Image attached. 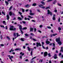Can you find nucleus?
Wrapping results in <instances>:
<instances>
[{"label":"nucleus","mask_w":63,"mask_h":63,"mask_svg":"<svg viewBox=\"0 0 63 63\" xmlns=\"http://www.w3.org/2000/svg\"><path fill=\"white\" fill-rule=\"evenodd\" d=\"M13 28H14V26H10L9 28L10 30L12 31H15L16 30V28H14V29Z\"/></svg>","instance_id":"nucleus-1"},{"label":"nucleus","mask_w":63,"mask_h":63,"mask_svg":"<svg viewBox=\"0 0 63 63\" xmlns=\"http://www.w3.org/2000/svg\"><path fill=\"white\" fill-rule=\"evenodd\" d=\"M36 45H37L36 47H38V46H39H39H40H40H41V44H40V43L37 42L36 43Z\"/></svg>","instance_id":"nucleus-2"},{"label":"nucleus","mask_w":63,"mask_h":63,"mask_svg":"<svg viewBox=\"0 0 63 63\" xmlns=\"http://www.w3.org/2000/svg\"><path fill=\"white\" fill-rule=\"evenodd\" d=\"M60 41V37H59L58 38H57L56 39V41L57 42H59Z\"/></svg>","instance_id":"nucleus-3"},{"label":"nucleus","mask_w":63,"mask_h":63,"mask_svg":"<svg viewBox=\"0 0 63 63\" xmlns=\"http://www.w3.org/2000/svg\"><path fill=\"white\" fill-rule=\"evenodd\" d=\"M30 16H33V15H34V13H32V11L30 10Z\"/></svg>","instance_id":"nucleus-4"},{"label":"nucleus","mask_w":63,"mask_h":63,"mask_svg":"<svg viewBox=\"0 0 63 63\" xmlns=\"http://www.w3.org/2000/svg\"><path fill=\"white\" fill-rule=\"evenodd\" d=\"M27 48H28V51H30V50H34V49H32V48H29V47H27Z\"/></svg>","instance_id":"nucleus-5"},{"label":"nucleus","mask_w":63,"mask_h":63,"mask_svg":"<svg viewBox=\"0 0 63 63\" xmlns=\"http://www.w3.org/2000/svg\"><path fill=\"white\" fill-rule=\"evenodd\" d=\"M48 41V39H47L46 41V44H47V45H48L49 43H50V42Z\"/></svg>","instance_id":"nucleus-6"},{"label":"nucleus","mask_w":63,"mask_h":63,"mask_svg":"<svg viewBox=\"0 0 63 63\" xmlns=\"http://www.w3.org/2000/svg\"><path fill=\"white\" fill-rule=\"evenodd\" d=\"M43 6V5L42 4H40L39 5V6L41 8H42V9H45V6H43L42 7V6Z\"/></svg>","instance_id":"nucleus-7"},{"label":"nucleus","mask_w":63,"mask_h":63,"mask_svg":"<svg viewBox=\"0 0 63 63\" xmlns=\"http://www.w3.org/2000/svg\"><path fill=\"white\" fill-rule=\"evenodd\" d=\"M47 52H45L44 54V57L47 56Z\"/></svg>","instance_id":"nucleus-8"},{"label":"nucleus","mask_w":63,"mask_h":63,"mask_svg":"<svg viewBox=\"0 0 63 63\" xmlns=\"http://www.w3.org/2000/svg\"><path fill=\"white\" fill-rule=\"evenodd\" d=\"M55 16V15H54L52 18L53 19V20H54L56 19Z\"/></svg>","instance_id":"nucleus-9"},{"label":"nucleus","mask_w":63,"mask_h":63,"mask_svg":"<svg viewBox=\"0 0 63 63\" xmlns=\"http://www.w3.org/2000/svg\"><path fill=\"white\" fill-rule=\"evenodd\" d=\"M9 59H10V60H11V61H13V60H12V58H14V57H13V56H11V57H9Z\"/></svg>","instance_id":"nucleus-10"},{"label":"nucleus","mask_w":63,"mask_h":63,"mask_svg":"<svg viewBox=\"0 0 63 63\" xmlns=\"http://www.w3.org/2000/svg\"><path fill=\"white\" fill-rule=\"evenodd\" d=\"M17 19H18V20H22V19L21 18V17H18Z\"/></svg>","instance_id":"nucleus-11"},{"label":"nucleus","mask_w":63,"mask_h":63,"mask_svg":"<svg viewBox=\"0 0 63 63\" xmlns=\"http://www.w3.org/2000/svg\"><path fill=\"white\" fill-rule=\"evenodd\" d=\"M58 44H59V46H60L61 45H62V43L61 42V41H59L58 42Z\"/></svg>","instance_id":"nucleus-12"},{"label":"nucleus","mask_w":63,"mask_h":63,"mask_svg":"<svg viewBox=\"0 0 63 63\" xmlns=\"http://www.w3.org/2000/svg\"><path fill=\"white\" fill-rule=\"evenodd\" d=\"M57 55L55 54L54 56V59H56L57 58Z\"/></svg>","instance_id":"nucleus-13"},{"label":"nucleus","mask_w":63,"mask_h":63,"mask_svg":"<svg viewBox=\"0 0 63 63\" xmlns=\"http://www.w3.org/2000/svg\"><path fill=\"white\" fill-rule=\"evenodd\" d=\"M33 28H30V31L31 32L32 31H33Z\"/></svg>","instance_id":"nucleus-14"},{"label":"nucleus","mask_w":63,"mask_h":63,"mask_svg":"<svg viewBox=\"0 0 63 63\" xmlns=\"http://www.w3.org/2000/svg\"><path fill=\"white\" fill-rule=\"evenodd\" d=\"M7 20H9V18H10V17H9V16L8 15H7Z\"/></svg>","instance_id":"nucleus-15"},{"label":"nucleus","mask_w":63,"mask_h":63,"mask_svg":"<svg viewBox=\"0 0 63 63\" xmlns=\"http://www.w3.org/2000/svg\"><path fill=\"white\" fill-rule=\"evenodd\" d=\"M2 22L3 23V24H4V25H6V21H2Z\"/></svg>","instance_id":"nucleus-16"},{"label":"nucleus","mask_w":63,"mask_h":63,"mask_svg":"<svg viewBox=\"0 0 63 63\" xmlns=\"http://www.w3.org/2000/svg\"><path fill=\"white\" fill-rule=\"evenodd\" d=\"M5 3L6 4V5L8 6V5H9V2H8V1H5Z\"/></svg>","instance_id":"nucleus-17"},{"label":"nucleus","mask_w":63,"mask_h":63,"mask_svg":"<svg viewBox=\"0 0 63 63\" xmlns=\"http://www.w3.org/2000/svg\"><path fill=\"white\" fill-rule=\"evenodd\" d=\"M41 3H42V4H43V5H45V3L44 2L42 1H41Z\"/></svg>","instance_id":"nucleus-18"},{"label":"nucleus","mask_w":63,"mask_h":63,"mask_svg":"<svg viewBox=\"0 0 63 63\" xmlns=\"http://www.w3.org/2000/svg\"><path fill=\"white\" fill-rule=\"evenodd\" d=\"M19 28L20 30H22V27H21V25L19 26Z\"/></svg>","instance_id":"nucleus-19"},{"label":"nucleus","mask_w":63,"mask_h":63,"mask_svg":"<svg viewBox=\"0 0 63 63\" xmlns=\"http://www.w3.org/2000/svg\"><path fill=\"white\" fill-rule=\"evenodd\" d=\"M13 48H12L11 50L10 51H9V52H11L12 51V52H14V50H13Z\"/></svg>","instance_id":"nucleus-20"},{"label":"nucleus","mask_w":63,"mask_h":63,"mask_svg":"<svg viewBox=\"0 0 63 63\" xmlns=\"http://www.w3.org/2000/svg\"><path fill=\"white\" fill-rule=\"evenodd\" d=\"M47 14H48V15H49V14H50V12L49 10H47Z\"/></svg>","instance_id":"nucleus-21"},{"label":"nucleus","mask_w":63,"mask_h":63,"mask_svg":"<svg viewBox=\"0 0 63 63\" xmlns=\"http://www.w3.org/2000/svg\"><path fill=\"white\" fill-rule=\"evenodd\" d=\"M25 35L26 37H28V36H29V35L27 34V33L25 34Z\"/></svg>","instance_id":"nucleus-22"},{"label":"nucleus","mask_w":63,"mask_h":63,"mask_svg":"<svg viewBox=\"0 0 63 63\" xmlns=\"http://www.w3.org/2000/svg\"><path fill=\"white\" fill-rule=\"evenodd\" d=\"M24 38H21L20 39V40H21V41H24Z\"/></svg>","instance_id":"nucleus-23"},{"label":"nucleus","mask_w":63,"mask_h":63,"mask_svg":"<svg viewBox=\"0 0 63 63\" xmlns=\"http://www.w3.org/2000/svg\"><path fill=\"white\" fill-rule=\"evenodd\" d=\"M27 29V28L26 27H25L23 28V30H26Z\"/></svg>","instance_id":"nucleus-24"},{"label":"nucleus","mask_w":63,"mask_h":63,"mask_svg":"<svg viewBox=\"0 0 63 63\" xmlns=\"http://www.w3.org/2000/svg\"><path fill=\"white\" fill-rule=\"evenodd\" d=\"M31 56L33 55V50H32L30 53Z\"/></svg>","instance_id":"nucleus-25"},{"label":"nucleus","mask_w":63,"mask_h":63,"mask_svg":"<svg viewBox=\"0 0 63 63\" xmlns=\"http://www.w3.org/2000/svg\"><path fill=\"white\" fill-rule=\"evenodd\" d=\"M58 30L59 31H60L61 30V28L60 27H59L58 28Z\"/></svg>","instance_id":"nucleus-26"},{"label":"nucleus","mask_w":63,"mask_h":63,"mask_svg":"<svg viewBox=\"0 0 63 63\" xmlns=\"http://www.w3.org/2000/svg\"><path fill=\"white\" fill-rule=\"evenodd\" d=\"M57 35V34H53L52 35L51 37H52V36H56V35Z\"/></svg>","instance_id":"nucleus-27"},{"label":"nucleus","mask_w":63,"mask_h":63,"mask_svg":"<svg viewBox=\"0 0 63 63\" xmlns=\"http://www.w3.org/2000/svg\"><path fill=\"white\" fill-rule=\"evenodd\" d=\"M9 15L11 16L12 15V12H9Z\"/></svg>","instance_id":"nucleus-28"},{"label":"nucleus","mask_w":63,"mask_h":63,"mask_svg":"<svg viewBox=\"0 0 63 63\" xmlns=\"http://www.w3.org/2000/svg\"><path fill=\"white\" fill-rule=\"evenodd\" d=\"M21 9L22 10V13H24V12L25 10L24 9Z\"/></svg>","instance_id":"nucleus-29"},{"label":"nucleus","mask_w":63,"mask_h":63,"mask_svg":"<svg viewBox=\"0 0 63 63\" xmlns=\"http://www.w3.org/2000/svg\"><path fill=\"white\" fill-rule=\"evenodd\" d=\"M30 34L32 36H34V34L33 33H31Z\"/></svg>","instance_id":"nucleus-30"},{"label":"nucleus","mask_w":63,"mask_h":63,"mask_svg":"<svg viewBox=\"0 0 63 63\" xmlns=\"http://www.w3.org/2000/svg\"><path fill=\"white\" fill-rule=\"evenodd\" d=\"M36 3H33L32 4V6H35L36 5Z\"/></svg>","instance_id":"nucleus-31"},{"label":"nucleus","mask_w":63,"mask_h":63,"mask_svg":"<svg viewBox=\"0 0 63 63\" xmlns=\"http://www.w3.org/2000/svg\"><path fill=\"white\" fill-rule=\"evenodd\" d=\"M25 7H29V5L27 4L26 5H25Z\"/></svg>","instance_id":"nucleus-32"},{"label":"nucleus","mask_w":63,"mask_h":63,"mask_svg":"<svg viewBox=\"0 0 63 63\" xmlns=\"http://www.w3.org/2000/svg\"><path fill=\"white\" fill-rule=\"evenodd\" d=\"M42 47L43 48H44V49H46V48L44 46V45H42Z\"/></svg>","instance_id":"nucleus-33"},{"label":"nucleus","mask_w":63,"mask_h":63,"mask_svg":"<svg viewBox=\"0 0 63 63\" xmlns=\"http://www.w3.org/2000/svg\"><path fill=\"white\" fill-rule=\"evenodd\" d=\"M31 21L32 22H36V20H32Z\"/></svg>","instance_id":"nucleus-34"},{"label":"nucleus","mask_w":63,"mask_h":63,"mask_svg":"<svg viewBox=\"0 0 63 63\" xmlns=\"http://www.w3.org/2000/svg\"><path fill=\"white\" fill-rule=\"evenodd\" d=\"M28 17H29L30 18H33V17H32L31 16H28Z\"/></svg>","instance_id":"nucleus-35"},{"label":"nucleus","mask_w":63,"mask_h":63,"mask_svg":"<svg viewBox=\"0 0 63 63\" xmlns=\"http://www.w3.org/2000/svg\"><path fill=\"white\" fill-rule=\"evenodd\" d=\"M12 7H13V6H12L11 7H10L9 9V10H11V9H12Z\"/></svg>","instance_id":"nucleus-36"},{"label":"nucleus","mask_w":63,"mask_h":63,"mask_svg":"<svg viewBox=\"0 0 63 63\" xmlns=\"http://www.w3.org/2000/svg\"><path fill=\"white\" fill-rule=\"evenodd\" d=\"M7 38L8 40H10V38L9 37H8V36H7Z\"/></svg>","instance_id":"nucleus-37"},{"label":"nucleus","mask_w":63,"mask_h":63,"mask_svg":"<svg viewBox=\"0 0 63 63\" xmlns=\"http://www.w3.org/2000/svg\"><path fill=\"white\" fill-rule=\"evenodd\" d=\"M22 22H23V24H25V23H26V22L24 21H22Z\"/></svg>","instance_id":"nucleus-38"},{"label":"nucleus","mask_w":63,"mask_h":63,"mask_svg":"<svg viewBox=\"0 0 63 63\" xmlns=\"http://www.w3.org/2000/svg\"><path fill=\"white\" fill-rule=\"evenodd\" d=\"M47 28H48V29H51V28L49 26H47Z\"/></svg>","instance_id":"nucleus-39"},{"label":"nucleus","mask_w":63,"mask_h":63,"mask_svg":"<svg viewBox=\"0 0 63 63\" xmlns=\"http://www.w3.org/2000/svg\"><path fill=\"white\" fill-rule=\"evenodd\" d=\"M36 58V57H33V58H32V61L33 59H35V58Z\"/></svg>","instance_id":"nucleus-40"},{"label":"nucleus","mask_w":63,"mask_h":63,"mask_svg":"<svg viewBox=\"0 0 63 63\" xmlns=\"http://www.w3.org/2000/svg\"><path fill=\"white\" fill-rule=\"evenodd\" d=\"M47 38V36H43V38Z\"/></svg>","instance_id":"nucleus-41"},{"label":"nucleus","mask_w":63,"mask_h":63,"mask_svg":"<svg viewBox=\"0 0 63 63\" xmlns=\"http://www.w3.org/2000/svg\"><path fill=\"white\" fill-rule=\"evenodd\" d=\"M58 6H61V4H60L59 3H58Z\"/></svg>","instance_id":"nucleus-42"},{"label":"nucleus","mask_w":63,"mask_h":63,"mask_svg":"<svg viewBox=\"0 0 63 63\" xmlns=\"http://www.w3.org/2000/svg\"><path fill=\"white\" fill-rule=\"evenodd\" d=\"M33 41H36V39H34V38H33L32 39Z\"/></svg>","instance_id":"nucleus-43"},{"label":"nucleus","mask_w":63,"mask_h":63,"mask_svg":"<svg viewBox=\"0 0 63 63\" xmlns=\"http://www.w3.org/2000/svg\"><path fill=\"white\" fill-rule=\"evenodd\" d=\"M58 21L59 22H60V17H59V18L58 19Z\"/></svg>","instance_id":"nucleus-44"},{"label":"nucleus","mask_w":63,"mask_h":63,"mask_svg":"<svg viewBox=\"0 0 63 63\" xmlns=\"http://www.w3.org/2000/svg\"><path fill=\"white\" fill-rule=\"evenodd\" d=\"M53 0H49L47 1V2H50V1H52Z\"/></svg>","instance_id":"nucleus-45"},{"label":"nucleus","mask_w":63,"mask_h":63,"mask_svg":"<svg viewBox=\"0 0 63 63\" xmlns=\"http://www.w3.org/2000/svg\"><path fill=\"white\" fill-rule=\"evenodd\" d=\"M48 55L49 57H50L51 56V55H50V53H49L48 54Z\"/></svg>","instance_id":"nucleus-46"},{"label":"nucleus","mask_w":63,"mask_h":63,"mask_svg":"<svg viewBox=\"0 0 63 63\" xmlns=\"http://www.w3.org/2000/svg\"><path fill=\"white\" fill-rule=\"evenodd\" d=\"M53 47H55V44L53 43Z\"/></svg>","instance_id":"nucleus-47"},{"label":"nucleus","mask_w":63,"mask_h":63,"mask_svg":"<svg viewBox=\"0 0 63 63\" xmlns=\"http://www.w3.org/2000/svg\"><path fill=\"white\" fill-rule=\"evenodd\" d=\"M30 39H31V40H32V39H33V38L32 37H31V36H30Z\"/></svg>","instance_id":"nucleus-48"},{"label":"nucleus","mask_w":63,"mask_h":63,"mask_svg":"<svg viewBox=\"0 0 63 63\" xmlns=\"http://www.w3.org/2000/svg\"><path fill=\"white\" fill-rule=\"evenodd\" d=\"M0 27H3V28H5V27H4V26L0 25Z\"/></svg>","instance_id":"nucleus-49"},{"label":"nucleus","mask_w":63,"mask_h":63,"mask_svg":"<svg viewBox=\"0 0 63 63\" xmlns=\"http://www.w3.org/2000/svg\"><path fill=\"white\" fill-rule=\"evenodd\" d=\"M49 9V7H47L46 8V9Z\"/></svg>","instance_id":"nucleus-50"},{"label":"nucleus","mask_w":63,"mask_h":63,"mask_svg":"<svg viewBox=\"0 0 63 63\" xmlns=\"http://www.w3.org/2000/svg\"><path fill=\"white\" fill-rule=\"evenodd\" d=\"M2 14H3L4 15H5V13L3 12H2Z\"/></svg>","instance_id":"nucleus-51"},{"label":"nucleus","mask_w":63,"mask_h":63,"mask_svg":"<svg viewBox=\"0 0 63 63\" xmlns=\"http://www.w3.org/2000/svg\"><path fill=\"white\" fill-rule=\"evenodd\" d=\"M4 44H0V46L1 47H3L4 46Z\"/></svg>","instance_id":"nucleus-52"},{"label":"nucleus","mask_w":63,"mask_h":63,"mask_svg":"<svg viewBox=\"0 0 63 63\" xmlns=\"http://www.w3.org/2000/svg\"><path fill=\"white\" fill-rule=\"evenodd\" d=\"M19 14H20V15H21V14H22V13H21L20 12H19Z\"/></svg>","instance_id":"nucleus-53"},{"label":"nucleus","mask_w":63,"mask_h":63,"mask_svg":"<svg viewBox=\"0 0 63 63\" xmlns=\"http://www.w3.org/2000/svg\"><path fill=\"white\" fill-rule=\"evenodd\" d=\"M20 31H21V32L22 34H23V31H22V30H21Z\"/></svg>","instance_id":"nucleus-54"},{"label":"nucleus","mask_w":63,"mask_h":63,"mask_svg":"<svg viewBox=\"0 0 63 63\" xmlns=\"http://www.w3.org/2000/svg\"><path fill=\"white\" fill-rule=\"evenodd\" d=\"M50 14L51 16H52V12H50Z\"/></svg>","instance_id":"nucleus-55"},{"label":"nucleus","mask_w":63,"mask_h":63,"mask_svg":"<svg viewBox=\"0 0 63 63\" xmlns=\"http://www.w3.org/2000/svg\"><path fill=\"white\" fill-rule=\"evenodd\" d=\"M46 49H48V47H47L46 48Z\"/></svg>","instance_id":"nucleus-56"},{"label":"nucleus","mask_w":63,"mask_h":63,"mask_svg":"<svg viewBox=\"0 0 63 63\" xmlns=\"http://www.w3.org/2000/svg\"><path fill=\"white\" fill-rule=\"evenodd\" d=\"M38 32H39L40 33H41L42 32H41V31L40 30H38Z\"/></svg>","instance_id":"nucleus-57"},{"label":"nucleus","mask_w":63,"mask_h":63,"mask_svg":"<svg viewBox=\"0 0 63 63\" xmlns=\"http://www.w3.org/2000/svg\"><path fill=\"white\" fill-rule=\"evenodd\" d=\"M16 34H17V37H18V33H16Z\"/></svg>","instance_id":"nucleus-58"},{"label":"nucleus","mask_w":63,"mask_h":63,"mask_svg":"<svg viewBox=\"0 0 63 63\" xmlns=\"http://www.w3.org/2000/svg\"><path fill=\"white\" fill-rule=\"evenodd\" d=\"M15 50H18V48H17Z\"/></svg>","instance_id":"nucleus-59"},{"label":"nucleus","mask_w":63,"mask_h":63,"mask_svg":"<svg viewBox=\"0 0 63 63\" xmlns=\"http://www.w3.org/2000/svg\"><path fill=\"white\" fill-rule=\"evenodd\" d=\"M42 26H43L42 25H40V28H41L42 27Z\"/></svg>","instance_id":"nucleus-60"},{"label":"nucleus","mask_w":63,"mask_h":63,"mask_svg":"<svg viewBox=\"0 0 63 63\" xmlns=\"http://www.w3.org/2000/svg\"><path fill=\"white\" fill-rule=\"evenodd\" d=\"M60 63H63V61H62L60 62Z\"/></svg>","instance_id":"nucleus-61"},{"label":"nucleus","mask_w":63,"mask_h":63,"mask_svg":"<svg viewBox=\"0 0 63 63\" xmlns=\"http://www.w3.org/2000/svg\"><path fill=\"white\" fill-rule=\"evenodd\" d=\"M60 51H62V52H63V49H61L60 50Z\"/></svg>","instance_id":"nucleus-62"},{"label":"nucleus","mask_w":63,"mask_h":63,"mask_svg":"<svg viewBox=\"0 0 63 63\" xmlns=\"http://www.w3.org/2000/svg\"><path fill=\"white\" fill-rule=\"evenodd\" d=\"M14 37H15L16 36V33H14Z\"/></svg>","instance_id":"nucleus-63"},{"label":"nucleus","mask_w":63,"mask_h":63,"mask_svg":"<svg viewBox=\"0 0 63 63\" xmlns=\"http://www.w3.org/2000/svg\"><path fill=\"white\" fill-rule=\"evenodd\" d=\"M21 16L22 17V18H23V16H22V15H21Z\"/></svg>","instance_id":"nucleus-64"}]
</instances>
